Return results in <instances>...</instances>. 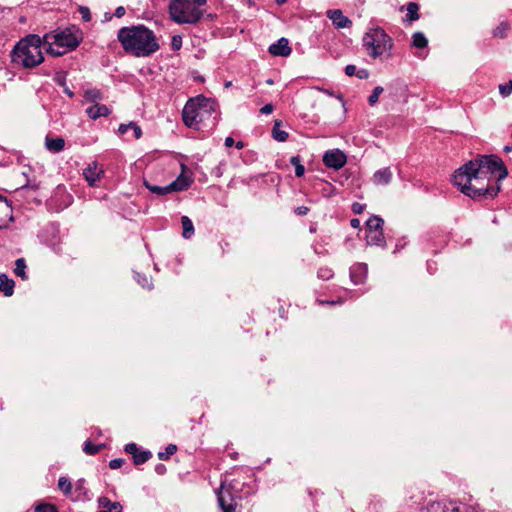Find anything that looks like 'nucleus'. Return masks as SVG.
Returning <instances> with one entry per match:
<instances>
[{
	"instance_id": "1",
	"label": "nucleus",
	"mask_w": 512,
	"mask_h": 512,
	"mask_svg": "<svg viewBox=\"0 0 512 512\" xmlns=\"http://www.w3.org/2000/svg\"><path fill=\"white\" fill-rule=\"evenodd\" d=\"M495 174L498 182L508 175L502 159L497 155H477L454 172L453 183L473 200L493 199L500 191L499 185L490 184Z\"/></svg>"
},
{
	"instance_id": "2",
	"label": "nucleus",
	"mask_w": 512,
	"mask_h": 512,
	"mask_svg": "<svg viewBox=\"0 0 512 512\" xmlns=\"http://www.w3.org/2000/svg\"><path fill=\"white\" fill-rule=\"evenodd\" d=\"M117 38L124 51L135 57L151 56L160 48L154 32L144 25L122 27Z\"/></svg>"
},
{
	"instance_id": "3",
	"label": "nucleus",
	"mask_w": 512,
	"mask_h": 512,
	"mask_svg": "<svg viewBox=\"0 0 512 512\" xmlns=\"http://www.w3.org/2000/svg\"><path fill=\"white\" fill-rule=\"evenodd\" d=\"M42 40L38 35L31 34L21 39L11 52V60L24 68H34L44 61L41 51Z\"/></svg>"
},
{
	"instance_id": "4",
	"label": "nucleus",
	"mask_w": 512,
	"mask_h": 512,
	"mask_svg": "<svg viewBox=\"0 0 512 512\" xmlns=\"http://www.w3.org/2000/svg\"><path fill=\"white\" fill-rule=\"evenodd\" d=\"M363 46L365 47L367 54L374 59L385 54L387 57H390L393 40L382 28L375 27L369 29V31L365 33L363 37Z\"/></svg>"
},
{
	"instance_id": "5",
	"label": "nucleus",
	"mask_w": 512,
	"mask_h": 512,
	"mask_svg": "<svg viewBox=\"0 0 512 512\" xmlns=\"http://www.w3.org/2000/svg\"><path fill=\"white\" fill-rule=\"evenodd\" d=\"M50 38H52L53 41L49 42V47L46 49L47 53L53 56H61L67 51L74 50L78 47L82 40V33L79 29L72 27L66 28L53 36H45L46 40Z\"/></svg>"
},
{
	"instance_id": "6",
	"label": "nucleus",
	"mask_w": 512,
	"mask_h": 512,
	"mask_svg": "<svg viewBox=\"0 0 512 512\" xmlns=\"http://www.w3.org/2000/svg\"><path fill=\"white\" fill-rule=\"evenodd\" d=\"M169 14L171 19L179 24H195L202 17L200 9L188 0H171Z\"/></svg>"
},
{
	"instance_id": "7",
	"label": "nucleus",
	"mask_w": 512,
	"mask_h": 512,
	"mask_svg": "<svg viewBox=\"0 0 512 512\" xmlns=\"http://www.w3.org/2000/svg\"><path fill=\"white\" fill-rule=\"evenodd\" d=\"M199 101H201V104L198 108V113L195 119V127H197L198 124L203 123L206 120H209L211 116V122L213 125H215L218 116V113L216 111L217 105L215 101L207 99L203 96H199Z\"/></svg>"
},
{
	"instance_id": "8",
	"label": "nucleus",
	"mask_w": 512,
	"mask_h": 512,
	"mask_svg": "<svg viewBox=\"0 0 512 512\" xmlns=\"http://www.w3.org/2000/svg\"><path fill=\"white\" fill-rule=\"evenodd\" d=\"M217 496L218 507L222 512H236L237 502L233 497L230 489L226 488L225 481H222L220 487L215 490Z\"/></svg>"
},
{
	"instance_id": "9",
	"label": "nucleus",
	"mask_w": 512,
	"mask_h": 512,
	"mask_svg": "<svg viewBox=\"0 0 512 512\" xmlns=\"http://www.w3.org/2000/svg\"><path fill=\"white\" fill-rule=\"evenodd\" d=\"M201 104L199 101V96L195 99H190L185 104L182 111L183 122L187 127L193 128L195 127V119L198 113V108Z\"/></svg>"
},
{
	"instance_id": "10",
	"label": "nucleus",
	"mask_w": 512,
	"mask_h": 512,
	"mask_svg": "<svg viewBox=\"0 0 512 512\" xmlns=\"http://www.w3.org/2000/svg\"><path fill=\"white\" fill-rule=\"evenodd\" d=\"M346 155L339 149L327 151L323 156V163L333 169H340L346 164Z\"/></svg>"
},
{
	"instance_id": "11",
	"label": "nucleus",
	"mask_w": 512,
	"mask_h": 512,
	"mask_svg": "<svg viewBox=\"0 0 512 512\" xmlns=\"http://www.w3.org/2000/svg\"><path fill=\"white\" fill-rule=\"evenodd\" d=\"M326 15L338 29L350 28L352 26V21L346 17L340 9L328 10Z\"/></svg>"
},
{
	"instance_id": "12",
	"label": "nucleus",
	"mask_w": 512,
	"mask_h": 512,
	"mask_svg": "<svg viewBox=\"0 0 512 512\" xmlns=\"http://www.w3.org/2000/svg\"><path fill=\"white\" fill-rule=\"evenodd\" d=\"M368 273V267L364 263H358L351 267L350 269V278L351 281L355 284H361L364 282Z\"/></svg>"
},
{
	"instance_id": "13",
	"label": "nucleus",
	"mask_w": 512,
	"mask_h": 512,
	"mask_svg": "<svg viewBox=\"0 0 512 512\" xmlns=\"http://www.w3.org/2000/svg\"><path fill=\"white\" fill-rule=\"evenodd\" d=\"M291 51L289 42L286 38H280L276 43H273L269 47V53L274 56H289Z\"/></svg>"
},
{
	"instance_id": "14",
	"label": "nucleus",
	"mask_w": 512,
	"mask_h": 512,
	"mask_svg": "<svg viewBox=\"0 0 512 512\" xmlns=\"http://www.w3.org/2000/svg\"><path fill=\"white\" fill-rule=\"evenodd\" d=\"M102 170H98V165L96 162L90 164L86 169H84V177L89 183L90 186H95L97 180L100 178V174Z\"/></svg>"
},
{
	"instance_id": "15",
	"label": "nucleus",
	"mask_w": 512,
	"mask_h": 512,
	"mask_svg": "<svg viewBox=\"0 0 512 512\" xmlns=\"http://www.w3.org/2000/svg\"><path fill=\"white\" fill-rule=\"evenodd\" d=\"M192 180L181 173L173 182L169 184L170 192L184 191L189 188Z\"/></svg>"
},
{
	"instance_id": "16",
	"label": "nucleus",
	"mask_w": 512,
	"mask_h": 512,
	"mask_svg": "<svg viewBox=\"0 0 512 512\" xmlns=\"http://www.w3.org/2000/svg\"><path fill=\"white\" fill-rule=\"evenodd\" d=\"M98 512H122V505L119 502H112L107 497L98 498Z\"/></svg>"
},
{
	"instance_id": "17",
	"label": "nucleus",
	"mask_w": 512,
	"mask_h": 512,
	"mask_svg": "<svg viewBox=\"0 0 512 512\" xmlns=\"http://www.w3.org/2000/svg\"><path fill=\"white\" fill-rule=\"evenodd\" d=\"M86 113L91 119L96 120L99 117L108 116L111 111L106 105L95 103V105L86 109Z\"/></svg>"
},
{
	"instance_id": "18",
	"label": "nucleus",
	"mask_w": 512,
	"mask_h": 512,
	"mask_svg": "<svg viewBox=\"0 0 512 512\" xmlns=\"http://www.w3.org/2000/svg\"><path fill=\"white\" fill-rule=\"evenodd\" d=\"M15 282L9 278L6 274H0V292L5 296H12L14 293Z\"/></svg>"
},
{
	"instance_id": "19",
	"label": "nucleus",
	"mask_w": 512,
	"mask_h": 512,
	"mask_svg": "<svg viewBox=\"0 0 512 512\" xmlns=\"http://www.w3.org/2000/svg\"><path fill=\"white\" fill-rule=\"evenodd\" d=\"M45 146L50 152L58 153L64 149L65 140L62 137L50 138L47 136Z\"/></svg>"
},
{
	"instance_id": "20",
	"label": "nucleus",
	"mask_w": 512,
	"mask_h": 512,
	"mask_svg": "<svg viewBox=\"0 0 512 512\" xmlns=\"http://www.w3.org/2000/svg\"><path fill=\"white\" fill-rule=\"evenodd\" d=\"M392 179V172L389 168L376 171L373 175V182L377 185H386Z\"/></svg>"
},
{
	"instance_id": "21",
	"label": "nucleus",
	"mask_w": 512,
	"mask_h": 512,
	"mask_svg": "<svg viewBox=\"0 0 512 512\" xmlns=\"http://www.w3.org/2000/svg\"><path fill=\"white\" fill-rule=\"evenodd\" d=\"M133 131V135L135 139H139L142 135V130L140 126H138L135 122H130L129 124H120L118 131L120 134H125L128 131Z\"/></svg>"
},
{
	"instance_id": "22",
	"label": "nucleus",
	"mask_w": 512,
	"mask_h": 512,
	"mask_svg": "<svg viewBox=\"0 0 512 512\" xmlns=\"http://www.w3.org/2000/svg\"><path fill=\"white\" fill-rule=\"evenodd\" d=\"M383 219L380 218L379 216H371L367 221H366V227H367V230L369 233H374L376 231H383L382 230V226H383Z\"/></svg>"
},
{
	"instance_id": "23",
	"label": "nucleus",
	"mask_w": 512,
	"mask_h": 512,
	"mask_svg": "<svg viewBox=\"0 0 512 512\" xmlns=\"http://www.w3.org/2000/svg\"><path fill=\"white\" fill-rule=\"evenodd\" d=\"M367 243L369 245H377L384 246L385 245V237L383 231H376L374 233H369L366 237Z\"/></svg>"
},
{
	"instance_id": "24",
	"label": "nucleus",
	"mask_w": 512,
	"mask_h": 512,
	"mask_svg": "<svg viewBox=\"0 0 512 512\" xmlns=\"http://www.w3.org/2000/svg\"><path fill=\"white\" fill-rule=\"evenodd\" d=\"M281 121L275 120L274 127L272 129V136L276 141L284 142L288 139V133L280 129Z\"/></svg>"
},
{
	"instance_id": "25",
	"label": "nucleus",
	"mask_w": 512,
	"mask_h": 512,
	"mask_svg": "<svg viewBox=\"0 0 512 512\" xmlns=\"http://www.w3.org/2000/svg\"><path fill=\"white\" fill-rule=\"evenodd\" d=\"M181 224L183 228L182 235L185 239H189L194 234V226L188 216L181 217Z\"/></svg>"
},
{
	"instance_id": "26",
	"label": "nucleus",
	"mask_w": 512,
	"mask_h": 512,
	"mask_svg": "<svg viewBox=\"0 0 512 512\" xmlns=\"http://www.w3.org/2000/svg\"><path fill=\"white\" fill-rule=\"evenodd\" d=\"M84 98L87 102L98 103V101L102 100L103 96L99 89L93 88L84 92Z\"/></svg>"
},
{
	"instance_id": "27",
	"label": "nucleus",
	"mask_w": 512,
	"mask_h": 512,
	"mask_svg": "<svg viewBox=\"0 0 512 512\" xmlns=\"http://www.w3.org/2000/svg\"><path fill=\"white\" fill-rule=\"evenodd\" d=\"M144 185L145 187L152 193L154 194H157V195H166V194H169L171 193L170 192V188H169V185L167 186H157V185H153L147 181H144Z\"/></svg>"
},
{
	"instance_id": "28",
	"label": "nucleus",
	"mask_w": 512,
	"mask_h": 512,
	"mask_svg": "<svg viewBox=\"0 0 512 512\" xmlns=\"http://www.w3.org/2000/svg\"><path fill=\"white\" fill-rule=\"evenodd\" d=\"M418 10H419L418 4L415 2H410L407 5V14H406L407 20L410 22L418 20L419 19Z\"/></svg>"
},
{
	"instance_id": "29",
	"label": "nucleus",
	"mask_w": 512,
	"mask_h": 512,
	"mask_svg": "<svg viewBox=\"0 0 512 512\" xmlns=\"http://www.w3.org/2000/svg\"><path fill=\"white\" fill-rule=\"evenodd\" d=\"M152 457V453L149 450L138 451L136 455L133 457V462L135 465H141L147 462Z\"/></svg>"
},
{
	"instance_id": "30",
	"label": "nucleus",
	"mask_w": 512,
	"mask_h": 512,
	"mask_svg": "<svg viewBox=\"0 0 512 512\" xmlns=\"http://www.w3.org/2000/svg\"><path fill=\"white\" fill-rule=\"evenodd\" d=\"M25 269H26L25 259L24 258H18L15 261L14 273L17 276L21 277L23 280H25V279H27V275H26Z\"/></svg>"
},
{
	"instance_id": "31",
	"label": "nucleus",
	"mask_w": 512,
	"mask_h": 512,
	"mask_svg": "<svg viewBox=\"0 0 512 512\" xmlns=\"http://www.w3.org/2000/svg\"><path fill=\"white\" fill-rule=\"evenodd\" d=\"M509 25L506 22L500 23L496 28L493 29V36L496 38L504 39L507 37Z\"/></svg>"
},
{
	"instance_id": "32",
	"label": "nucleus",
	"mask_w": 512,
	"mask_h": 512,
	"mask_svg": "<svg viewBox=\"0 0 512 512\" xmlns=\"http://www.w3.org/2000/svg\"><path fill=\"white\" fill-rule=\"evenodd\" d=\"M412 38V44L417 48H425L428 44V40L422 32H415Z\"/></svg>"
},
{
	"instance_id": "33",
	"label": "nucleus",
	"mask_w": 512,
	"mask_h": 512,
	"mask_svg": "<svg viewBox=\"0 0 512 512\" xmlns=\"http://www.w3.org/2000/svg\"><path fill=\"white\" fill-rule=\"evenodd\" d=\"M104 447L103 444L95 445L91 443L90 441H86L83 446V451L87 455H95L97 454L102 448Z\"/></svg>"
},
{
	"instance_id": "34",
	"label": "nucleus",
	"mask_w": 512,
	"mask_h": 512,
	"mask_svg": "<svg viewBox=\"0 0 512 512\" xmlns=\"http://www.w3.org/2000/svg\"><path fill=\"white\" fill-rule=\"evenodd\" d=\"M290 163L295 167V175L297 177H302L305 173V168L300 162V157L299 156L291 157Z\"/></svg>"
},
{
	"instance_id": "35",
	"label": "nucleus",
	"mask_w": 512,
	"mask_h": 512,
	"mask_svg": "<svg viewBox=\"0 0 512 512\" xmlns=\"http://www.w3.org/2000/svg\"><path fill=\"white\" fill-rule=\"evenodd\" d=\"M58 487L65 495H68L71 493L72 483L68 478L60 477L58 480Z\"/></svg>"
},
{
	"instance_id": "36",
	"label": "nucleus",
	"mask_w": 512,
	"mask_h": 512,
	"mask_svg": "<svg viewBox=\"0 0 512 512\" xmlns=\"http://www.w3.org/2000/svg\"><path fill=\"white\" fill-rule=\"evenodd\" d=\"M177 451V446L175 444H169L165 448V451L158 453V458L160 460H168L170 456H172Z\"/></svg>"
},
{
	"instance_id": "37",
	"label": "nucleus",
	"mask_w": 512,
	"mask_h": 512,
	"mask_svg": "<svg viewBox=\"0 0 512 512\" xmlns=\"http://www.w3.org/2000/svg\"><path fill=\"white\" fill-rule=\"evenodd\" d=\"M384 91L383 87L376 86L371 95L368 98V102L371 106L375 105L378 102L380 94Z\"/></svg>"
},
{
	"instance_id": "38",
	"label": "nucleus",
	"mask_w": 512,
	"mask_h": 512,
	"mask_svg": "<svg viewBox=\"0 0 512 512\" xmlns=\"http://www.w3.org/2000/svg\"><path fill=\"white\" fill-rule=\"evenodd\" d=\"M317 276L319 279L329 280L333 277V271L328 267H321L317 272Z\"/></svg>"
},
{
	"instance_id": "39",
	"label": "nucleus",
	"mask_w": 512,
	"mask_h": 512,
	"mask_svg": "<svg viewBox=\"0 0 512 512\" xmlns=\"http://www.w3.org/2000/svg\"><path fill=\"white\" fill-rule=\"evenodd\" d=\"M135 279L143 288H147V289L152 288V284L150 283V281L146 275H141L140 273H135Z\"/></svg>"
},
{
	"instance_id": "40",
	"label": "nucleus",
	"mask_w": 512,
	"mask_h": 512,
	"mask_svg": "<svg viewBox=\"0 0 512 512\" xmlns=\"http://www.w3.org/2000/svg\"><path fill=\"white\" fill-rule=\"evenodd\" d=\"M35 512H58L52 504H40L35 508Z\"/></svg>"
},
{
	"instance_id": "41",
	"label": "nucleus",
	"mask_w": 512,
	"mask_h": 512,
	"mask_svg": "<svg viewBox=\"0 0 512 512\" xmlns=\"http://www.w3.org/2000/svg\"><path fill=\"white\" fill-rule=\"evenodd\" d=\"M499 91L502 96H508L512 93V80L505 85L499 86Z\"/></svg>"
},
{
	"instance_id": "42",
	"label": "nucleus",
	"mask_w": 512,
	"mask_h": 512,
	"mask_svg": "<svg viewBox=\"0 0 512 512\" xmlns=\"http://www.w3.org/2000/svg\"><path fill=\"white\" fill-rule=\"evenodd\" d=\"M182 46V38L180 35H174L171 40V48L174 51H177Z\"/></svg>"
},
{
	"instance_id": "43",
	"label": "nucleus",
	"mask_w": 512,
	"mask_h": 512,
	"mask_svg": "<svg viewBox=\"0 0 512 512\" xmlns=\"http://www.w3.org/2000/svg\"><path fill=\"white\" fill-rule=\"evenodd\" d=\"M124 450L126 453L131 454L132 457H134V455L139 451V448L136 443H128L125 445Z\"/></svg>"
},
{
	"instance_id": "44",
	"label": "nucleus",
	"mask_w": 512,
	"mask_h": 512,
	"mask_svg": "<svg viewBox=\"0 0 512 512\" xmlns=\"http://www.w3.org/2000/svg\"><path fill=\"white\" fill-rule=\"evenodd\" d=\"M79 12L82 16V19L85 21V22H88L91 20V14H90V10L88 7H84V6H81L79 8Z\"/></svg>"
},
{
	"instance_id": "45",
	"label": "nucleus",
	"mask_w": 512,
	"mask_h": 512,
	"mask_svg": "<svg viewBox=\"0 0 512 512\" xmlns=\"http://www.w3.org/2000/svg\"><path fill=\"white\" fill-rule=\"evenodd\" d=\"M124 463V459L116 458L109 462V467L113 470L120 468Z\"/></svg>"
},
{
	"instance_id": "46",
	"label": "nucleus",
	"mask_w": 512,
	"mask_h": 512,
	"mask_svg": "<svg viewBox=\"0 0 512 512\" xmlns=\"http://www.w3.org/2000/svg\"><path fill=\"white\" fill-rule=\"evenodd\" d=\"M345 73L347 76H354L357 73L355 65L349 64L345 67Z\"/></svg>"
},
{
	"instance_id": "47",
	"label": "nucleus",
	"mask_w": 512,
	"mask_h": 512,
	"mask_svg": "<svg viewBox=\"0 0 512 512\" xmlns=\"http://www.w3.org/2000/svg\"><path fill=\"white\" fill-rule=\"evenodd\" d=\"M364 210V205L363 204H360L358 202H355L352 204V211L355 213V214H361Z\"/></svg>"
},
{
	"instance_id": "48",
	"label": "nucleus",
	"mask_w": 512,
	"mask_h": 512,
	"mask_svg": "<svg viewBox=\"0 0 512 512\" xmlns=\"http://www.w3.org/2000/svg\"><path fill=\"white\" fill-rule=\"evenodd\" d=\"M309 212V208L306 206H299L295 209V213L299 216H304Z\"/></svg>"
},
{
	"instance_id": "49",
	"label": "nucleus",
	"mask_w": 512,
	"mask_h": 512,
	"mask_svg": "<svg viewBox=\"0 0 512 512\" xmlns=\"http://www.w3.org/2000/svg\"><path fill=\"white\" fill-rule=\"evenodd\" d=\"M356 76L359 79H367L369 77V71L367 69H360L357 71Z\"/></svg>"
},
{
	"instance_id": "50",
	"label": "nucleus",
	"mask_w": 512,
	"mask_h": 512,
	"mask_svg": "<svg viewBox=\"0 0 512 512\" xmlns=\"http://www.w3.org/2000/svg\"><path fill=\"white\" fill-rule=\"evenodd\" d=\"M273 109H274V107H273V105H272V104H266V105H264V106L261 108L260 112H261L262 114H270V113H272Z\"/></svg>"
},
{
	"instance_id": "51",
	"label": "nucleus",
	"mask_w": 512,
	"mask_h": 512,
	"mask_svg": "<svg viewBox=\"0 0 512 512\" xmlns=\"http://www.w3.org/2000/svg\"><path fill=\"white\" fill-rule=\"evenodd\" d=\"M125 12H126L125 8L123 6H119L116 8L114 15L117 18H121L122 16L125 15Z\"/></svg>"
},
{
	"instance_id": "52",
	"label": "nucleus",
	"mask_w": 512,
	"mask_h": 512,
	"mask_svg": "<svg viewBox=\"0 0 512 512\" xmlns=\"http://www.w3.org/2000/svg\"><path fill=\"white\" fill-rule=\"evenodd\" d=\"M155 471H156L157 474L163 475L166 472V467L163 464H158L155 467Z\"/></svg>"
},
{
	"instance_id": "53",
	"label": "nucleus",
	"mask_w": 512,
	"mask_h": 512,
	"mask_svg": "<svg viewBox=\"0 0 512 512\" xmlns=\"http://www.w3.org/2000/svg\"><path fill=\"white\" fill-rule=\"evenodd\" d=\"M28 188H31L33 190H37L39 188V185L37 183L26 184V185L21 187V190H25V189H28Z\"/></svg>"
},
{
	"instance_id": "54",
	"label": "nucleus",
	"mask_w": 512,
	"mask_h": 512,
	"mask_svg": "<svg viewBox=\"0 0 512 512\" xmlns=\"http://www.w3.org/2000/svg\"><path fill=\"white\" fill-rule=\"evenodd\" d=\"M350 224L353 228H359L360 227V220L357 218H354L350 221Z\"/></svg>"
},
{
	"instance_id": "55",
	"label": "nucleus",
	"mask_w": 512,
	"mask_h": 512,
	"mask_svg": "<svg viewBox=\"0 0 512 512\" xmlns=\"http://www.w3.org/2000/svg\"><path fill=\"white\" fill-rule=\"evenodd\" d=\"M0 204H3L5 209H8L9 208V205H8V202H7V199L5 197H2L0 196ZM2 228V226L0 225V229Z\"/></svg>"
},
{
	"instance_id": "56",
	"label": "nucleus",
	"mask_w": 512,
	"mask_h": 512,
	"mask_svg": "<svg viewBox=\"0 0 512 512\" xmlns=\"http://www.w3.org/2000/svg\"><path fill=\"white\" fill-rule=\"evenodd\" d=\"M233 144H234V140H233L232 137H227L225 139V146L226 147H231V146H233Z\"/></svg>"
},
{
	"instance_id": "57",
	"label": "nucleus",
	"mask_w": 512,
	"mask_h": 512,
	"mask_svg": "<svg viewBox=\"0 0 512 512\" xmlns=\"http://www.w3.org/2000/svg\"><path fill=\"white\" fill-rule=\"evenodd\" d=\"M206 2H207V0H193V3H192V4H194L195 6H196V5H197V6H203V5H205V4H206Z\"/></svg>"
},
{
	"instance_id": "58",
	"label": "nucleus",
	"mask_w": 512,
	"mask_h": 512,
	"mask_svg": "<svg viewBox=\"0 0 512 512\" xmlns=\"http://www.w3.org/2000/svg\"><path fill=\"white\" fill-rule=\"evenodd\" d=\"M56 81H57V83H58L59 85L66 87V86H65V79H64L63 77L57 76V77H56Z\"/></svg>"
},
{
	"instance_id": "59",
	"label": "nucleus",
	"mask_w": 512,
	"mask_h": 512,
	"mask_svg": "<svg viewBox=\"0 0 512 512\" xmlns=\"http://www.w3.org/2000/svg\"><path fill=\"white\" fill-rule=\"evenodd\" d=\"M64 93L67 94L70 98L74 96V93L68 87H64Z\"/></svg>"
},
{
	"instance_id": "60",
	"label": "nucleus",
	"mask_w": 512,
	"mask_h": 512,
	"mask_svg": "<svg viewBox=\"0 0 512 512\" xmlns=\"http://www.w3.org/2000/svg\"><path fill=\"white\" fill-rule=\"evenodd\" d=\"M112 19V15L110 13H105L104 15V21H110Z\"/></svg>"
},
{
	"instance_id": "61",
	"label": "nucleus",
	"mask_w": 512,
	"mask_h": 512,
	"mask_svg": "<svg viewBox=\"0 0 512 512\" xmlns=\"http://www.w3.org/2000/svg\"><path fill=\"white\" fill-rule=\"evenodd\" d=\"M243 147H244L243 142H238V143H236V148H237V149H239V150H240V149H242Z\"/></svg>"
},
{
	"instance_id": "62",
	"label": "nucleus",
	"mask_w": 512,
	"mask_h": 512,
	"mask_svg": "<svg viewBox=\"0 0 512 512\" xmlns=\"http://www.w3.org/2000/svg\"><path fill=\"white\" fill-rule=\"evenodd\" d=\"M451 512H464V511H462V510H461L460 508H458V507H454V508L451 510Z\"/></svg>"
},
{
	"instance_id": "63",
	"label": "nucleus",
	"mask_w": 512,
	"mask_h": 512,
	"mask_svg": "<svg viewBox=\"0 0 512 512\" xmlns=\"http://www.w3.org/2000/svg\"><path fill=\"white\" fill-rule=\"evenodd\" d=\"M278 5H283L287 0H275Z\"/></svg>"
},
{
	"instance_id": "64",
	"label": "nucleus",
	"mask_w": 512,
	"mask_h": 512,
	"mask_svg": "<svg viewBox=\"0 0 512 512\" xmlns=\"http://www.w3.org/2000/svg\"><path fill=\"white\" fill-rule=\"evenodd\" d=\"M230 85H231V82H227L225 86L229 87Z\"/></svg>"
}]
</instances>
